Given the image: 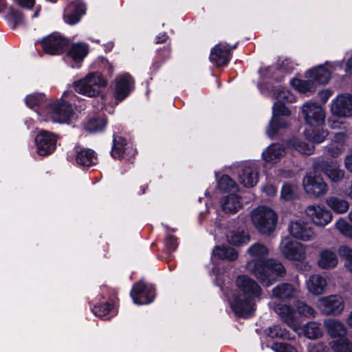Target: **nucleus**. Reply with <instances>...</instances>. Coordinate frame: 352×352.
<instances>
[{
	"label": "nucleus",
	"mask_w": 352,
	"mask_h": 352,
	"mask_svg": "<svg viewBox=\"0 0 352 352\" xmlns=\"http://www.w3.org/2000/svg\"><path fill=\"white\" fill-rule=\"evenodd\" d=\"M268 254V248L260 243L252 244L247 250L249 256L246 263L247 270L267 287L275 283L278 278L284 276L286 273L280 262L272 258L265 259Z\"/></svg>",
	"instance_id": "obj_1"
},
{
	"label": "nucleus",
	"mask_w": 352,
	"mask_h": 352,
	"mask_svg": "<svg viewBox=\"0 0 352 352\" xmlns=\"http://www.w3.org/2000/svg\"><path fill=\"white\" fill-rule=\"evenodd\" d=\"M236 289L228 298L233 311L243 317H248L254 309L256 298H259L262 289L259 285L246 275H240L236 281Z\"/></svg>",
	"instance_id": "obj_2"
},
{
	"label": "nucleus",
	"mask_w": 352,
	"mask_h": 352,
	"mask_svg": "<svg viewBox=\"0 0 352 352\" xmlns=\"http://www.w3.org/2000/svg\"><path fill=\"white\" fill-rule=\"evenodd\" d=\"M275 98L278 100L273 107V115L267 129V135L272 138L277 132L289 126L290 122L287 119L291 114L290 111L280 102H294L296 101L295 96L289 90L278 88L274 92Z\"/></svg>",
	"instance_id": "obj_3"
},
{
	"label": "nucleus",
	"mask_w": 352,
	"mask_h": 352,
	"mask_svg": "<svg viewBox=\"0 0 352 352\" xmlns=\"http://www.w3.org/2000/svg\"><path fill=\"white\" fill-rule=\"evenodd\" d=\"M107 85V80L102 74L92 72L75 81L73 87L76 93L92 98L98 96Z\"/></svg>",
	"instance_id": "obj_4"
},
{
	"label": "nucleus",
	"mask_w": 352,
	"mask_h": 352,
	"mask_svg": "<svg viewBox=\"0 0 352 352\" xmlns=\"http://www.w3.org/2000/svg\"><path fill=\"white\" fill-rule=\"evenodd\" d=\"M250 220L258 232L263 234H270L274 231L278 218L272 208L258 206L251 211Z\"/></svg>",
	"instance_id": "obj_5"
},
{
	"label": "nucleus",
	"mask_w": 352,
	"mask_h": 352,
	"mask_svg": "<svg viewBox=\"0 0 352 352\" xmlns=\"http://www.w3.org/2000/svg\"><path fill=\"white\" fill-rule=\"evenodd\" d=\"M38 114L43 117L41 118L43 120L64 123L69 120L72 114V107L69 103L60 99L56 103L48 104L45 109Z\"/></svg>",
	"instance_id": "obj_6"
},
{
	"label": "nucleus",
	"mask_w": 352,
	"mask_h": 352,
	"mask_svg": "<svg viewBox=\"0 0 352 352\" xmlns=\"http://www.w3.org/2000/svg\"><path fill=\"white\" fill-rule=\"evenodd\" d=\"M342 67V61L326 62L324 65H319L305 72V78L311 79L315 85L327 84L331 78L332 72Z\"/></svg>",
	"instance_id": "obj_7"
},
{
	"label": "nucleus",
	"mask_w": 352,
	"mask_h": 352,
	"mask_svg": "<svg viewBox=\"0 0 352 352\" xmlns=\"http://www.w3.org/2000/svg\"><path fill=\"white\" fill-rule=\"evenodd\" d=\"M279 251L284 258L289 261L303 262L307 258V245L294 241L289 237L282 239Z\"/></svg>",
	"instance_id": "obj_8"
},
{
	"label": "nucleus",
	"mask_w": 352,
	"mask_h": 352,
	"mask_svg": "<svg viewBox=\"0 0 352 352\" xmlns=\"http://www.w3.org/2000/svg\"><path fill=\"white\" fill-rule=\"evenodd\" d=\"M302 184L306 193L315 198L325 195L329 190L327 183L316 170L307 174L303 179Z\"/></svg>",
	"instance_id": "obj_9"
},
{
	"label": "nucleus",
	"mask_w": 352,
	"mask_h": 352,
	"mask_svg": "<svg viewBox=\"0 0 352 352\" xmlns=\"http://www.w3.org/2000/svg\"><path fill=\"white\" fill-rule=\"evenodd\" d=\"M301 112L305 123L311 127L317 128L324 123L325 111L317 102H305L301 107Z\"/></svg>",
	"instance_id": "obj_10"
},
{
	"label": "nucleus",
	"mask_w": 352,
	"mask_h": 352,
	"mask_svg": "<svg viewBox=\"0 0 352 352\" xmlns=\"http://www.w3.org/2000/svg\"><path fill=\"white\" fill-rule=\"evenodd\" d=\"M113 96L121 101L126 98L134 89L135 80L128 73L117 75L113 80Z\"/></svg>",
	"instance_id": "obj_11"
},
{
	"label": "nucleus",
	"mask_w": 352,
	"mask_h": 352,
	"mask_svg": "<svg viewBox=\"0 0 352 352\" xmlns=\"http://www.w3.org/2000/svg\"><path fill=\"white\" fill-rule=\"evenodd\" d=\"M317 307L324 315L340 314L344 309L342 298L338 295H330L318 299Z\"/></svg>",
	"instance_id": "obj_12"
},
{
	"label": "nucleus",
	"mask_w": 352,
	"mask_h": 352,
	"mask_svg": "<svg viewBox=\"0 0 352 352\" xmlns=\"http://www.w3.org/2000/svg\"><path fill=\"white\" fill-rule=\"evenodd\" d=\"M270 307L274 311L278 316L285 322L295 332L298 333V319L296 316V307L285 303L272 302Z\"/></svg>",
	"instance_id": "obj_13"
},
{
	"label": "nucleus",
	"mask_w": 352,
	"mask_h": 352,
	"mask_svg": "<svg viewBox=\"0 0 352 352\" xmlns=\"http://www.w3.org/2000/svg\"><path fill=\"white\" fill-rule=\"evenodd\" d=\"M305 213L311 221L318 227L326 226L333 218L331 212L321 204L309 205L305 209Z\"/></svg>",
	"instance_id": "obj_14"
},
{
	"label": "nucleus",
	"mask_w": 352,
	"mask_h": 352,
	"mask_svg": "<svg viewBox=\"0 0 352 352\" xmlns=\"http://www.w3.org/2000/svg\"><path fill=\"white\" fill-rule=\"evenodd\" d=\"M43 50L49 54L58 55L62 54L68 45V41L58 33H53L41 41Z\"/></svg>",
	"instance_id": "obj_15"
},
{
	"label": "nucleus",
	"mask_w": 352,
	"mask_h": 352,
	"mask_svg": "<svg viewBox=\"0 0 352 352\" xmlns=\"http://www.w3.org/2000/svg\"><path fill=\"white\" fill-rule=\"evenodd\" d=\"M37 154L45 156L52 153L56 147V138L50 132L42 131L34 139Z\"/></svg>",
	"instance_id": "obj_16"
},
{
	"label": "nucleus",
	"mask_w": 352,
	"mask_h": 352,
	"mask_svg": "<svg viewBox=\"0 0 352 352\" xmlns=\"http://www.w3.org/2000/svg\"><path fill=\"white\" fill-rule=\"evenodd\" d=\"M291 236L302 241H309L314 239L315 233L313 228L303 220L292 221L288 227Z\"/></svg>",
	"instance_id": "obj_17"
},
{
	"label": "nucleus",
	"mask_w": 352,
	"mask_h": 352,
	"mask_svg": "<svg viewBox=\"0 0 352 352\" xmlns=\"http://www.w3.org/2000/svg\"><path fill=\"white\" fill-rule=\"evenodd\" d=\"M133 302L137 305H146L154 299V289L151 286H147L142 282L135 284L131 292Z\"/></svg>",
	"instance_id": "obj_18"
},
{
	"label": "nucleus",
	"mask_w": 352,
	"mask_h": 352,
	"mask_svg": "<svg viewBox=\"0 0 352 352\" xmlns=\"http://www.w3.org/2000/svg\"><path fill=\"white\" fill-rule=\"evenodd\" d=\"M331 113L339 117H350L352 116V96L340 95L332 101Z\"/></svg>",
	"instance_id": "obj_19"
},
{
	"label": "nucleus",
	"mask_w": 352,
	"mask_h": 352,
	"mask_svg": "<svg viewBox=\"0 0 352 352\" xmlns=\"http://www.w3.org/2000/svg\"><path fill=\"white\" fill-rule=\"evenodd\" d=\"M258 167L254 162L246 163L239 174V181L245 187L252 188L258 182Z\"/></svg>",
	"instance_id": "obj_20"
},
{
	"label": "nucleus",
	"mask_w": 352,
	"mask_h": 352,
	"mask_svg": "<svg viewBox=\"0 0 352 352\" xmlns=\"http://www.w3.org/2000/svg\"><path fill=\"white\" fill-rule=\"evenodd\" d=\"M315 169L322 171L328 178L335 183L340 182L344 177V172L340 169L335 162L320 161L315 165Z\"/></svg>",
	"instance_id": "obj_21"
},
{
	"label": "nucleus",
	"mask_w": 352,
	"mask_h": 352,
	"mask_svg": "<svg viewBox=\"0 0 352 352\" xmlns=\"http://www.w3.org/2000/svg\"><path fill=\"white\" fill-rule=\"evenodd\" d=\"M324 327L333 340L346 338L347 329L341 321L334 318H327L324 321Z\"/></svg>",
	"instance_id": "obj_22"
},
{
	"label": "nucleus",
	"mask_w": 352,
	"mask_h": 352,
	"mask_svg": "<svg viewBox=\"0 0 352 352\" xmlns=\"http://www.w3.org/2000/svg\"><path fill=\"white\" fill-rule=\"evenodd\" d=\"M230 47L226 43L217 44L210 52V61L217 66L227 65L230 60Z\"/></svg>",
	"instance_id": "obj_23"
},
{
	"label": "nucleus",
	"mask_w": 352,
	"mask_h": 352,
	"mask_svg": "<svg viewBox=\"0 0 352 352\" xmlns=\"http://www.w3.org/2000/svg\"><path fill=\"white\" fill-rule=\"evenodd\" d=\"M299 292L298 287L289 283H282L272 289V297L283 300H292L297 297Z\"/></svg>",
	"instance_id": "obj_24"
},
{
	"label": "nucleus",
	"mask_w": 352,
	"mask_h": 352,
	"mask_svg": "<svg viewBox=\"0 0 352 352\" xmlns=\"http://www.w3.org/2000/svg\"><path fill=\"white\" fill-rule=\"evenodd\" d=\"M327 280L319 274L311 275L306 281V286L308 291L316 296L322 294L325 292Z\"/></svg>",
	"instance_id": "obj_25"
},
{
	"label": "nucleus",
	"mask_w": 352,
	"mask_h": 352,
	"mask_svg": "<svg viewBox=\"0 0 352 352\" xmlns=\"http://www.w3.org/2000/svg\"><path fill=\"white\" fill-rule=\"evenodd\" d=\"M85 12V6L82 3H72L65 10V21L67 23L74 25L80 21V16Z\"/></svg>",
	"instance_id": "obj_26"
},
{
	"label": "nucleus",
	"mask_w": 352,
	"mask_h": 352,
	"mask_svg": "<svg viewBox=\"0 0 352 352\" xmlns=\"http://www.w3.org/2000/svg\"><path fill=\"white\" fill-rule=\"evenodd\" d=\"M285 154V148L278 144H272L267 147L262 153L263 159L267 163L278 162Z\"/></svg>",
	"instance_id": "obj_27"
},
{
	"label": "nucleus",
	"mask_w": 352,
	"mask_h": 352,
	"mask_svg": "<svg viewBox=\"0 0 352 352\" xmlns=\"http://www.w3.org/2000/svg\"><path fill=\"white\" fill-rule=\"evenodd\" d=\"M223 211L228 214H234L242 207L240 198L235 194H230L223 197L221 200Z\"/></svg>",
	"instance_id": "obj_28"
},
{
	"label": "nucleus",
	"mask_w": 352,
	"mask_h": 352,
	"mask_svg": "<svg viewBox=\"0 0 352 352\" xmlns=\"http://www.w3.org/2000/svg\"><path fill=\"white\" fill-rule=\"evenodd\" d=\"M338 263V259L335 252L329 250H323L319 253L318 265L323 270L334 268Z\"/></svg>",
	"instance_id": "obj_29"
},
{
	"label": "nucleus",
	"mask_w": 352,
	"mask_h": 352,
	"mask_svg": "<svg viewBox=\"0 0 352 352\" xmlns=\"http://www.w3.org/2000/svg\"><path fill=\"white\" fill-rule=\"evenodd\" d=\"M295 307L298 319V328L299 331L300 329V325L302 320L315 318L316 311L312 307L302 301H297L295 304Z\"/></svg>",
	"instance_id": "obj_30"
},
{
	"label": "nucleus",
	"mask_w": 352,
	"mask_h": 352,
	"mask_svg": "<svg viewBox=\"0 0 352 352\" xmlns=\"http://www.w3.org/2000/svg\"><path fill=\"white\" fill-rule=\"evenodd\" d=\"M298 334L300 335L302 333L306 338L314 340L318 339L322 336V331L320 327V324L315 321H310L304 325L298 331Z\"/></svg>",
	"instance_id": "obj_31"
},
{
	"label": "nucleus",
	"mask_w": 352,
	"mask_h": 352,
	"mask_svg": "<svg viewBox=\"0 0 352 352\" xmlns=\"http://www.w3.org/2000/svg\"><path fill=\"white\" fill-rule=\"evenodd\" d=\"M89 48L87 44L83 43H77L71 46L67 56L75 62H80L87 56Z\"/></svg>",
	"instance_id": "obj_32"
},
{
	"label": "nucleus",
	"mask_w": 352,
	"mask_h": 352,
	"mask_svg": "<svg viewBox=\"0 0 352 352\" xmlns=\"http://www.w3.org/2000/svg\"><path fill=\"white\" fill-rule=\"evenodd\" d=\"M326 204L333 212L338 214H343L348 211L349 204L346 200L340 199L336 196H331L327 198Z\"/></svg>",
	"instance_id": "obj_33"
},
{
	"label": "nucleus",
	"mask_w": 352,
	"mask_h": 352,
	"mask_svg": "<svg viewBox=\"0 0 352 352\" xmlns=\"http://www.w3.org/2000/svg\"><path fill=\"white\" fill-rule=\"evenodd\" d=\"M292 87L300 93L307 94L315 91L316 85L311 79L301 80L294 78L290 81Z\"/></svg>",
	"instance_id": "obj_34"
},
{
	"label": "nucleus",
	"mask_w": 352,
	"mask_h": 352,
	"mask_svg": "<svg viewBox=\"0 0 352 352\" xmlns=\"http://www.w3.org/2000/svg\"><path fill=\"white\" fill-rule=\"evenodd\" d=\"M107 121L102 117H94L89 119L84 124L86 131L91 133L102 131L105 128Z\"/></svg>",
	"instance_id": "obj_35"
},
{
	"label": "nucleus",
	"mask_w": 352,
	"mask_h": 352,
	"mask_svg": "<svg viewBox=\"0 0 352 352\" xmlns=\"http://www.w3.org/2000/svg\"><path fill=\"white\" fill-rule=\"evenodd\" d=\"M76 162L80 166H89L96 163L97 157L94 151L84 149L78 153Z\"/></svg>",
	"instance_id": "obj_36"
},
{
	"label": "nucleus",
	"mask_w": 352,
	"mask_h": 352,
	"mask_svg": "<svg viewBox=\"0 0 352 352\" xmlns=\"http://www.w3.org/2000/svg\"><path fill=\"white\" fill-rule=\"evenodd\" d=\"M228 241L234 245H241L248 243L250 238L243 230H230L227 234Z\"/></svg>",
	"instance_id": "obj_37"
},
{
	"label": "nucleus",
	"mask_w": 352,
	"mask_h": 352,
	"mask_svg": "<svg viewBox=\"0 0 352 352\" xmlns=\"http://www.w3.org/2000/svg\"><path fill=\"white\" fill-rule=\"evenodd\" d=\"M212 255L221 259L230 261L235 260L238 257V253L234 248L225 245L216 247L213 250Z\"/></svg>",
	"instance_id": "obj_38"
},
{
	"label": "nucleus",
	"mask_w": 352,
	"mask_h": 352,
	"mask_svg": "<svg viewBox=\"0 0 352 352\" xmlns=\"http://www.w3.org/2000/svg\"><path fill=\"white\" fill-rule=\"evenodd\" d=\"M328 131L323 129H306L304 131L305 138L313 143H321L328 135Z\"/></svg>",
	"instance_id": "obj_39"
},
{
	"label": "nucleus",
	"mask_w": 352,
	"mask_h": 352,
	"mask_svg": "<svg viewBox=\"0 0 352 352\" xmlns=\"http://www.w3.org/2000/svg\"><path fill=\"white\" fill-rule=\"evenodd\" d=\"M289 146L297 152L305 155H311L314 151V146L298 138L293 139L289 143Z\"/></svg>",
	"instance_id": "obj_40"
},
{
	"label": "nucleus",
	"mask_w": 352,
	"mask_h": 352,
	"mask_svg": "<svg viewBox=\"0 0 352 352\" xmlns=\"http://www.w3.org/2000/svg\"><path fill=\"white\" fill-rule=\"evenodd\" d=\"M345 136L343 133L336 135L334 140L328 147V151L332 157H337L344 150V142Z\"/></svg>",
	"instance_id": "obj_41"
},
{
	"label": "nucleus",
	"mask_w": 352,
	"mask_h": 352,
	"mask_svg": "<svg viewBox=\"0 0 352 352\" xmlns=\"http://www.w3.org/2000/svg\"><path fill=\"white\" fill-rule=\"evenodd\" d=\"M126 140L122 137L116 136L113 138V145L111 150V155L113 157H120L124 155L126 150Z\"/></svg>",
	"instance_id": "obj_42"
},
{
	"label": "nucleus",
	"mask_w": 352,
	"mask_h": 352,
	"mask_svg": "<svg viewBox=\"0 0 352 352\" xmlns=\"http://www.w3.org/2000/svg\"><path fill=\"white\" fill-rule=\"evenodd\" d=\"M267 335L272 338H289V331L280 325L274 324L266 330Z\"/></svg>",
	"instance_id": "obj_43"
},
{
	"label": "nucleus",
	"mask_w": 352,
	"mask_h": 352,
	"mask_svg": "<svg viewBox=\"0 0 352 352\" xmlns=\"http://www.w3.org/2000/svg\"><path fill=\"white\" fill-rule=\"evenodd\" d=\"M331 347L334 352H352V343L347 338L333 340Z\"/></svg>",
	"instance_id": "obj_44"
},
{
	"label": "nucleus",
	"mask_w": 352,
	"mask_h": 352,
	"mask_svg": "<svg viewBox=\"0 0 352 352\" xmlns=\"http://www.w3.org/2000/svg\"><path fill=\"white\" fill-rule=\"evenodd\" d=\"M338 253L346 260V266L352 272V249L346 245H342L338 249Z\"/></svg>",
	"instance_id": "obj_45"
},
{
	"label": "nucleus",
	"mask_w": 352,
	"mask_h": 352,
	"mask_svg": "<svg viewBox=\"0 0 352 352\" xmlns=\"http://www.w3.org/2000/svg\"><path fill=\"white\" fill-rule=\"evenodd\" d=\"M45 100V96L43 94H32L25 98V103L30 108L41 104Z\"/></svg>",
	"instance_id": "obj_46"
},
{
	"label": "nucleus",
	"mask_w": 352,
	"mask_h": 352,
	"mask_svg": "<svg viewBox=\"0 0 352 352\" xmlns=\"http://www.w3.org/2000/svg\"><path fill=\"white\" fill-rule=\"evenodd\" d=\"M335 226L342 234L352 238V227L344 219H340Z\"/></svg>",
	"instance_id": "obj_47"
},
{
	"label": "nucleus",
	"mask_w": 352,
	"mask_h": 352,
	"mask_svg": "<svg viewBox=\"0 0 352 352\" xmlns=\"http://www.w3.org/2000/svg\"><path fill=\"white\" fill-rule=\"evenodd\" d=\"M219 188L221 190L228 191L236 186L235 182L228 175H223L218 182Z\"/></svg>",
	"instance_id": "obj_48"
},
{
	"label": "nucleus",
	"mask_w": 352,
	"mask_h": 352,
	"mask_svg": "<svg viewBox=\"0 0 352 352\" xmlns=\"http://www.w3.org/2000/svg\"><path fill=\"white\" fill-rule=\"evenodd\" d=\"M296 186L295 185L285 184L283 186L280 196L285 200H291L294 198Z\"/></svg>",
	"instance_id": "obj_49"
},
{
	"label": "nucleus",
	"mask_w": 352,
	"mask_h": 352,
	"mask_svg": "<svg viewBox=\"0 0 352 352\" xmlns=\"http://www.w3.org/2000/svg\"><path fill=\"white\" fill-rule=\"evenodd\" d=\"M7 19L13 25V27H15L22 23L23 16L18 11L14 10L12 8H10Z\"/></svg>",
	"instance_id": "obj_50"
},
{
	"label": "nucleus",
	"mask_w": 352,
	"mask_h": 352,
	"mask_svg": "<svg viewBox=\"0 0 352 352\" xmlns=\"http://www.w3.org/2000/svg\"><path fill=\"white\" fill-rule=\"evenodd\" d=\"M111 310V305L105 304L102 305H96L93 308L94 314L98 317H104Z\"/></svg>",
	"instance_id": "obj_51"
},
{
	"label": "nucleus",
	"mask_w": 352,
	"mask_h": 352,
	"mask_svg": "<svg viewBox=\"0 0 352 352\" xmlns=\"http://www.w3.org/2000/svg\"><path fill=\"white\" fill-rule=\"evenodd\" d=\"M272 349L275 352H297L291 345L286 343H274Z\"/></svg>",
	"instance_id": "obj_52"
},
{
	"label": "nucleus",
	"mask_w": 352,
	"mask_h": 352,
	"mask_svg": "<svg viewBox=\"0 0 352 352\" xmlns=\"http://www.w3.org/2000/svg\"><path fill=\"white\" fill-rule=\"evenodd\" d=\"M262 192L267 197H272L276 195L277 189L272 184H265L262 188Z\"/></svg>",
	"instance_id": "obj_53"
},
{
	"label": "nucleus",
	"mask_w": 352,
	"mask_h": 352,
	"mask_svg": "<svg viewBox=\"0 0 352 352\" xmlns=\"http://www.w3.org/2000/svg\"><path fill=\"white\" fill-rule=\"evenodd\" d=\"M165 246L168 251H173L177 247L176 239L173 236H168L165 241Z\"/></svg>",
	"instance_id": "obj_54"
},
{
	"label": "nucleus",
	"mask_w": 352,
	"mask_h": 352,
	"mask_svg": "<svg viewBox=\"0 0 352 352\" xmlns=\"http://www.w3.org/2000/svg\"><path fill=\"white\" fill-rule=\"evenodd\" d=\"M327 347L322 343L313 344L308 348V352H327Z\"/></svg>",
	"instance_id": "obj_55"
},
{
	"label": "nucleus",
	"mask_w": 352,
	"mask_h": 352,
	"mask_svg": "<svg viewBox=\"0 0 352 352\" xmlns=\"http://www.w3.org/2000/svg\"><path fill=\"white\" fill-rule=\"evenodd\" d=\"M17 2L21 6L31 8L33 7L34 4V0H14Z\"/></svg>",
	"instance_id": "obj_56"
},
{
	"label": "nucleus",
	"mask_w": 352,
	"mask_h": 352,
	"mask_svg": "<svg viewBox=\"0 0 352 352\" xmlns=\"http://www.w3.org/2000/svg\"><path fill=\"white\" fill-rule=\"evenodd\" d=\"M331 96V91L329 89H325L320 93V99L323 102H326Z\"/></svg>",
	"instance_id": "obj_57"
},
{
	"label": "nucleus",
	"mask_w": 352,
	"mask_h": 352,
	"mask_svg": "<svg viewBox=\"0 0 352 352\" xmlns=\"http://www.w3.org/2000/svg\"><path fill=\"white\" fill-rule=\"evenodd\" d=\"M166 39H167V35L165 33L161 34L157 37V43H164L166 41Z\"/></svg>",
	"instance_id": "obj_58"
},
{
	"label": "nucleus",
	"mask_w": 352,
	"mask_h": 352,
	"mask_svg": "<svg viewBox=\"0 0 352 352\" xmlns=\"http://www.w3.org/2000/svg\"><path fill=\"white\" fill-rule=\"evenodd\" d=\"M346 323L350 327H352V311L349 313L346 318Z\"/></svg>",
	"instance_id": "obj_59"
},
{
	"label": "nucleus",
	"mask_w": 352,
	"mask_h": 352,
	"mask_svg": "<svg viewBox=\"0 0 352 352\" xmlns=\"http://www.w3.org/2000/svg\"><path fill=\"white\" fill-rule=\"evenodd\" d=\"M346 195L351 199H352V181H351V186L348 188L347 189V191H346Z\"/></svg>",
	"instance_id": "obj_60"
},
{
	"label": "nucleus",
	"mask_w": 352,
	"mask_h": 352,
	"mask_svg": "<svg viewBox=\"0 0 352 352\" xmlns=\"http://www.w3.org/2000/svg\"><path fill=\"white\" fill-rule=\"evenodd\" d=\"M113 65L109 63V74L110 75H111L113 74Z\"/></svg>",
	"instance_id": "obj_61"
},
{
	"label": "nucleus",
	"mask_w": 352,
	"mask_h": 352,
	"mask_svg": "<svg viewBox=\"0 0 352 352\" xmlns=\"http://www.w3.org/2000/svg\"><path fill=\"white\" fill-rule=\"evenodd\" d=\"M4 7V1L0 0V11L2 10V8Z\"/></svg>",
	"instance_id": "obj_62"
},
{
	"label": "nucleus",
	"mask_w": 352,
	"mask_h": 352,
	"mask_svg": "<svg viewBox=\"0 0 352 352\" xmlns=\"http://www.w3.org/2000/svg\"><path fill=\"white\" fill-rule=\"evenodd\" d=\"M349 219L352 223V210L349 213Z\"/></svg>",
	"instance_id": "obj_63"
},
{
	"label": "nucleus",
	"mask_w": 352,
	"mask_h": 352,
	"mask_svg": "<svg viewBox=\"0 0 352 352\" xmlns=\"http://www.w3.org/2000/svg\"><path fill=\"white\" fill-rule=\"evenodd\" d=\"M68 94H69V92H68V91H65V92L63 93V96H64V97H65V96H67Z\"/></svg>",
	"instance_id": "obj_64"
}]
</instances>
